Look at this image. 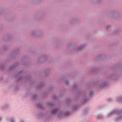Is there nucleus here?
Here are the masks:
<instances>
[{"label": "nucleus", "instance_id": "nucleus-1", "mask_svg": "<svg viewBox=\"0 0 122 122\" xmlns=\"http://www.w3.org/2000/svg\"><path fill=\"white\" fill-rule=\"evenodd\" d=\"M57 111V110L56 109H55L52 112V113H56V112Z\"/></svg>", "mask_w": 122, "mask_h": 122}, {"label": "nucleus", "instance_id": "nucleus-2", "mask_svg": "<svg viewBox=\"0 0 122 122\" xmlns=\"http://www.w3.org/2000/svg\"><path fill=\"white\" fill-rule=\"evenodd\" d=\"M11 122H13V120H12V119H11Z\"/></svg>", "mask_w": 122, "mask_h": 122}, {"label": "nucleus", "instance_id": "nucleus-3", "mask_svg": "<svg viewBox=\"0 0 122 122\" xmlns=\"http://www.w3.org/2000/svg\"><path fill=\"white\" fill-rule=\"evenodd\" d=\"M81 50V49H80V48H78V50Z\"/></svg>", "mask_w": 122, "mask_h": 122}, {"label": "nucleus", "instance_id": "nucleus-4", "mask_svg": "<svg viewBox=\"0 0 122 122\" xmlns=\"http://www.w3.org/2000/svg\"><path fill=\"white\" fill-rule=\"evenodd\" d=\"M120 100H122V99H120Z\"/></svg>", "mask_w": 122, "mask_h": 122}]
</instances>
